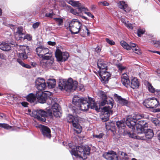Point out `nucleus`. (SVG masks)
Masks as SVG:
<instances>
[{
	"label": "nucleus",
	"instance_id": "1",
	"mask_svg": "<svg viewBox=\"0 0 160 160\" xmlns=\"http://www.w3.org/2000/svg\"><path fill=\"white\" fill-rule=\"evenodd\" d=\"M57 99L52 98L51 104L52 105L51 109H48L46 112L43 110H36L32 112V116L39 121L45 122V117L48 116L51 117L53 114L56 117H60L61 116L60 107L56 101Z\"/></svg>",
	"mask_w": 160,
	"mask_h": 160
},
{
	"label": "nucleus",
	"instance_id": "2",
	"mask_svg": "<svg viewBox=\"0 0 160 160\" xmlns=\"http://www.w3.org/2000/svg\"><path fill=\"white\" fill-rule=\"evenodd\" d=\"M90 107L92 109H95L98 111L99 109L98 106L95 103L94 100L93 98L88 97V99L85 98L78 107L73 106L72 111L73 113L78 114L80 113L81 111H86Z\"/></svg>",
	"mask_w": 160,
	"mask_h": 160
},
{
	"label": "nucleus",
	"instance_id": "3",
	"mask_svg": "<svg viewBox=\"0 0 160 160\" xmlns=\"http://www.w3.org/2000/svg\"><path fill=\"white\" fill-rule=\"evenodd\" d=\"M77 82H73L71 78L68 80L61 79L59 80L58 87L61 90H65L67 92H73L77 87Z\"/></svg>",
	"mask_w": 160,
	"mask_h": 160
},
{
	"label": "nucleus",
	"instance_id": "4",
	"mask_svg": "<svg viewBox=\"0 0 160 160\" xmlns=\"http://www.w3.org/2000/svg\"><path fill=\"white\" fill-rule=\"evenodd\" d=\"M103 100L100 103V105L103 106L106 104H107V105L103 108V110L104 112L102 116V119L103 122H106L108 120L110 115L112 114V111L111 110V109L113 106V100L112 98Z\"/></svg>",
	"mask_w": 160,
	"mask_h": 160
},
{
	"label": "nucleus",
	"instance_id": "5",
	"mask_svg": "<svg viewBox=\"0 0 160 160\" xmlns=\"http://www.w3.org/2000/svg\"><path fill=\"white\" fill-rule=\"evenodd\" d=\"M90 150V148L88 146H78L75 148H72L70 152L72 156L78 157L83 159H85L87 158V155L89 154Z\"/></svg>",
	"mask_w": 160,
	"mask_h": 160
},
{
	"label": "nucleus",
	"instance_id": "6",
	"mask_svg": "<svg viewBox=\"0 0 160 160\" xmlns=\"http://www.w3.org/2000/svg\"><path fill=\"white\" fill-rule=\"evenodd\" d=\"M47 55H48V56L45 55L41 57L43 59V60L40 62L41 64L50 69L56 70L57 69L54 63L53 59H51L52 56L51 52L48 53Z\"/></svg>",
	"mask_w": 160,
	"mask_h": 160
},
{
	"label": "nucleus",
	"instance_id": "7",
	"mask_svg": "<svg viewBox=\"0 0 160 160\" xmlns=\"http://www.w3.org/2000/svg\"><path fill=\"white\" fill-rule=\"evenodd\" d=\"M68 23V29L72 34L78 33L82 28V24L77 19H72Z\"/></svg>",
	"mask_w": 160,
	"mask_h": 160
},
{
	"label": "nucleus",
	"instance_id": "8",
	"mask_svg": "<svg viewBox=\"0 0 160 160\" xmlns=\"http://www.w3.org/2000/svg\"><path fill=\"white\" fill-rule=\"evenodd\" d=\"M67 119L68 122L72 123L74 130L77 133H79L81 132L82 127L78 123V120L77 117H74L71 114H69L67 117Z\"/></svg>",
	"mask_w": 160,
	"mask_h": 160
},
{
	"label": "nucleus",
	"instance_id": "9",
	"mask_svg": "<svg viewBox=\"0 0 160 160\" xmlns=\"http://www.w3.org/2000/svg\"><path fill=\"white\" fill-rule=\"evenodd\" d=\"M144 117L143 115L140 114H135L133 117L132 116H129L126 118V123L129 128H133L134 126L136 124L138 120Z\"/></svg>",
	"mask_w": 160,
	"mask_h": 160
},
{
	"label": "nucleus",
	"instance_id": "10",
	"mask_svg": "<svg viewBox=\"0 0 160 160\" xmlns=\"http://www.w3.org/2000/svg\"><path fill=\"white\" fill-rule=\"evenodd\" d=\"M143 104L146 108H157L159 105V101L155 98H148L145 100Z\"/></svg>",
	"mask_w": 160,
	"mask_h": 160
},
{
	"label": "nucleus",
	"instance_id": "11",
	"mask_svg": "<svg viewBox=\"0 0 160 160\" xmlns=\"http://www.w3.org/2000/svg\"><path fill=\"white\" fill-rule=\"evenodd\" d=\"M55 57L58 62H64L69 57V54L67 52H62L60 50L57 49L55 52Z\"/></svg>",
	"mask_w": 160,
	"mask_h": 160
},
{
	"label": "nucleus",
	"instance_id": "12",
	"mask_svg": "<svg viewBox=\"0 0 160 160\" xmlns=\"http://www.w3.org/2000/svg\"><path fill=\"white\" fill-rule=\"evenodd\" d=\"M120 44L124 48L127 50H129L132 49L136 53L138 54L140 53L139 50L136 48V45L134 43L130 42L129 44L124 41H122L120 42Z\"/></svg>",
	"mask_w": 160,
	"mask_h": 160
},
{
	"label": "nucleus",
	"instance_id": "13",
	"mask_svg": "<svg viewBox=\"0 0 160 160\" xmlns=\"http://www.w3.org/2000/svg\"><path fill=\"white\" fill-rule=\"evenodd\" d=\"M18 48L20 51L19 53V57L24 60L27 58V53L29 52L28 47L24 45L20 46Z\"/></svg>",
	"mask_w": 160,
	"mask_h": 160
},
{
	"label": "nucleus",
	"instance_id": "14",
	"mask_svg": "<svg viewBox=\"0 0 160 160\" xmlns=\"http://www.w3.org/2000/svg\"><path fill=\"white\" fill-rule=\"evenodd\" d=\"M36 97L40 103H44L49 97L48 95L45 92L42 91H37L35 94Z\"/></svg>",
	"mask_w": 160,
	"mask_h": 160
},
{
	"label": "nucleus",
	"instance_id": "15",
	"mask_svg": "<svg viewBox=\"0 0 160 160\" xmlns=\"http://www.w3.org/2000/svg\"><path fill=\"white\" fill-rule=\"evenodd\" d=\"M35 86L39 91H42L46 89L47 86L45 81L42 78H37L35 82Z\"/></svg>",
	"mask_w": 160,
	"mask_h": 160
},
{
	"label": "nucleus",
	"instance_id": "16",
	"mask_svg": "<svg viewBox=\"0 0 160 160\" xmlns=\"http://www.w3.org/2000/svg\"><path fill=\"white\" fill-rule=\"evenodd\" d=\"M126 118H124L123 120H121L120 121H118L116 122V125L120 129V128L122 129H123L124 132L125 134H127L129 136V137L131 138H133L134 137V134L133 133H131L130 132L125 131V130L124 129L125 127V124H127L126 123Z\"/></svg>",
	"mask_w": 160,
	"mask_h": 160
},
{
	"label": "nucleus",
	"instance_id": "17",
	"mask_svg": "<svg viewBox=\"0 0 160 160\" xmlns=\"http://www.w3.org/2000/svg\"><path fill=\"white\" fill-rule=\"evenodd\" d=\"M42 133L45 138L50 139L51 137V134L50 129L48 127L41 124L38 126Z\"/></svg>",
	"mask_w": 160,
	"mask_h": 160
},
{
	"label": "nucleus",
	"instance_id": "18",
	"mask_svg": "<svg viewBox=\"0 0 160 160\" xmlns=\"http://www.w3.org/2000/svg\"><path fill=\"white\" fill-rule=\"evenodd\" d=\"M106 70H100L98 72L101 81L104 83H107L110 78V73L106 71Z\"/></svg>",
	"mask_w": 160,
	"mask_h": 160
},
{
	"label": "nucleus",
	"instance_id": "19",
	"mask_svg": "<svg viewBox=\"0 0 160 160\" xmlns=\"http://www.w3.org/2000/svg\"><path fill=\"white\" fill-rule=\"evenodd\" d=\"M148 127L147 122L143 120L138 121V124L137 125L136 128L137 133L138 134H141L142 132Z\"/></svg>",
	"mask_w": 160,
	"mask_h": 160
},
{
	"label": "nucleus",
	"instance_id": "20",
	"mask_svg": "<svg viewBox=\"0 0 160 160\" xmlns=\"http://www.w3.org/2000/svg\"><path fill=\"white\" fill-rule=\"evenodd\" d=\"M103 157L108 160H118V157L115 152L110 151L104 153L103 155Z\"/></svg>",
	"mask_w": 160,
	"mask_h": 160
},
{
	"label": "nucleus",
	"instance_id": "21",
	"mask_svg": "<svg viewBox=\"0 0 160 160\" xmlns=\"http://www.w3.org/2000/svg\"><path fill=\"white\" fill-rule=\"evenodd\" d=\"M121 81L122 84L126 87L128 88L130 85V81L128 76L126 73L123 74L121 76Z\"/></svg>",
	"mask_w": 160,
	"mask_h": 160
},
{
	"label": "nucleus",
	"instance_id": "22",
	"mask_svg": "<svg viewBox=\"0 0 160 160\" xmlns=\"http://www.w3.org/2000/svg\"><path fill=\"white\" fill-rule=\"evenodd\" d=\"M84 98H80L78 96L75 95L74 96L72 100V103L75 105V107H78Z\"/></svg>",
	"mask_w": 160,
	"mask_h": 160
},
{
	"label": "nucleus",
	"instance_id": "23",
	"mask_svg": "<svg viewBox=\"0 0 160 160\" xmlns=\"http://www.w3.org/2000/svg\"><path fill=\"white\" fill-rule=\"evenodd\" d=\"M84 98H80L78 96L75 95L74 96L72 100V103L75 105V107H78Z\"/></svg>",
	"mask_w": 160,
	"mask_h": 160
},
{
	"label": "nucleus",
	"instance_id": "24",
	"mask_svg": "<svg viewBox=\"0 0 160 160\" xmlns=\"http://www.w3.org/2000/svg\"><path fill=\"white\" fill-rule=\"evenodd\" d=\"M84 98H80L78 96L75 95L74 96L72 100V103L75 105V107H78Z\"/></svg>",
	"mask_w": 160,
	"mask_h": 160
},
{
	"label": "nucleus",
	"instance_id": "25",
	"mask_svg": "<svg viewBox=\"0 0 160 160\" xmlns=\"http://www.w3.org/2000/svg\"><path fill=\"white\" fill-rule=\"evenodd\" d=\"M97 65L98 68L99 69L98 72H100V70H106L107 68V64L104 61L101 59H99L97 62Z\"/></svg>",
	"mask_w": 160,
	"mask_h": 160
},
{
	"label": "nucleus",
	"instance_id": "26",
	"mask_svg": "<svg viewBox=\"0 0 160 160\" xmlns=\"http://www.w3.org/2000/svg\"><path fill=\"white\" fill-rule=\"evenodd\" d=\"M144 133L146 138L150 139L153 137L154 133L151 129H145L144 131L142 132V133Z\"/></svg>",
	"mask_w": 160,
	"mask_h": 160
},
{
	"label": "nucleus",
	"instance_id": "27",
	"mask_svg": "<svg viewBox=\"0 0 160 160\" xmlns=\"http://www.w3.org/2000/svg\"><path fill=\"white\" fill-rule=\"evenodd\" d=\"M67 2L68 3L73 7H78L79 10L85 8L84 7L81 5V4L78 1H75L73 0H71L67 1Z\"/></svg>",
	"mask_w": 160,
	"mask_h": 160
},
{
	"label": "nucleus",
	"instance_id": "28",
	"mask_svg": "<svg viewBox=\"0 0 160 160\" xmlns=\"http://www.w3.org/2000/svg\"><path fill=\"white\" fill-rule=\"evenodd\" d=\"M118 7L121 9H123L126 12H128L131 10L130 8L128 7L127 4L123 1H120L119 2Z\"/></svg>",
	"mask_w": 160,
	"mask_h": 160
},
{
	"label": "nucleus",
	"instance_id": "29",
	"mask_svg": "<svg viewBox=\"0 0 160 160\" xmlns=\"http://www.w3.org/2000/svg\"><path fill=\"white\" fill-rule=\"evenodd\" d=\"M11 46L10 44L3 42L0 44V49L4 51H8L11 49Z\"/></svg>",
	"mask_w": 160,
	"mask_h": 160
},
{
	"label": "nucleus",
	"instance_id": "30",
	"mask_svg": "<svg viewBox=\"0 0 160 160\" xmlns=\"http://www.w3.org/2000/svg\"><path fill=\"white\" fill-rule=\"evenodd\" d=\"M130 86L132 88H138L139 86V82L138 79L135 78H133L131 80Z\"/></svg>",
	"mask_w": 160,
	"mask_h": 160
},
{
	"label": "nucleus",
	"instance_id": "31",
	"mask_svg": "<svg viewBox=\"0 0 160 160\" xmlns=\"http://www.w3.org/2000/svg\"><path fill=\"white\" fill-rule=\"evenodd\" d=\"M48 86L49 88H53L56 85V81L54 79H48L47 82Z\"/></svg>",
	"mask_w": 160,
	"mask_h": 160
},
{
	"label": "nucleus",
	"instance_id": "32",
	"mask_svg": "<svg viewBox=\"0 0 160 160\" xmlns=\"http://www.w3.org/2000/svg\"><path fill=\"white\" fill-rule=\"evenodd\" d=\"M36 96L32 93L29 94L27 96V99L28 101L31 102H34L36 100Z\"/></svg>",
	"mask_w": 160,
	"mask_h": 160
},
{
	"label": "nucleus",
	"instance_id": "33",
	"mask_svg": "<svg viewBox=\"0 0 160 160\" xmlns=\"http://www.w3.org/2000/svg\"><path fill=\"white\" fill-rule=\"evenodd\" d=\"M118 103L122 105H127L128 101L122 98L121 97L118 96L117 98Z\"/></svg>",
	"mask_w": 160,
	"mask_h": 160
},
{
	"label": "nucleus",
	"instance_id": "34",
	"mask_svg": "<svg viewBox=\"0 0 160 160\" xmlns=\"http://www.w3.org/2000/svg\"><path fill=\"white\" fill-rule=\"evenodd\" d=\"M22 28L21 27L18 28H17V31L16 32V34L15 35V38H16V39L18 40V39L17 38H16L17 36H18L19 37L18 39H20L21 38H22V35H23V33L22 32Z\"/></svg>",
	"mask_w": 160,
	"mask_h": 160
},
{
	"label": "nucleus",
	"instance_id": "35",
	"mask_svg": "<svg viewBox=\"0 0 160 160\" xmlns=\"http://www.w3.org/2000/svg\"><path fill=\"white\" fill-rule=\"evenodd\" d=\"M17 62L23 67L28 69H29L31 68V66L30 65L24 63L23 62L21 59H17Z\"/></svg>",
	"mask_w": 160,
	"mask_h": 160
},
{
	"label": "nucleus",
	"instance_id": "36",
	"mask_svg": "<svg viewBox=\"0 0 160 160\" xmlns=\"http://www.w3.org/2000/svg\"><path fill=\"white\" fill-rule=\"evenodd\" d=\"M147 87L148 90L151 93H154L155 91H157L151 84L148 82H147Z\"/></svg>",
	"mask_w": 160,
	"mask_h": 160
},
{
	"label": "nucleus",
	"instance_id": "37",
	"mask_svg": "<svg viewBox=\"0 0 160 160\" xmlns=\"http://www.w3.org/2000/svg\"><path fill=\"white\" fill-rule=\"evenodd\" d=\"M43 47V46H41L38 47L36 49L37 54L39 57H41V54L42 53Z\"/></svg>",
	"mask_w": 160,
	"mask_h": 160
},
{
	"label": "nucleus",
	"instance_id": "38",
	"mask_svg": "<svg viewBox=\"0 0 160 160\" xmlns=\"http://www.w3.org/2000/svg\"><path fill=\"white\" fill-rule=\"evenodd\" d=\"M98 95L102 99H107L105 92L102 91H99L98 92Z\"/></svg>",
	"mask_w": 160,
	"mask_h": 160
},
{
	"label": "nucleus",
	"instance_id": "39",
	"mask_svg": "<svg viewBox=\"0 0 160 160\" xmlns=\"http://www.w3.org/2000/svg\"><path fill=\"white\" fill-rule=\"evenodd\" d=\"M51 52L49 49L43 46L42 53L41 54V57L44 55H47V53Z\"/></svg>",
	"mask_w": 160,
	"mask_h": 160
},
{
	"label": "nucleus",
	"instance_id": "40",
	"mask_svg": "<svg viewBox=\"0 0 160 160\" xmlns=\"http://www.w3.org/2000/svg\"><path fill=\"white\" fill-rule=\"evenodd\" d=\"M113 123L112 122L108 121L105 123V125L106 129L107 130H109L111 129V128L112 127Z\"/></svg>",
	"mask_w": 160,
	"mask_h": 160
},
{
	"label": "nucleus",
	"instance_id": "41",
	"mask_svg": "<svg viewBox=\"0 0 160 160\" xmlns=\"http://www.w3.org/2000/svg\"><path fill=\"white\" fill-rule=\"evenodd\" d=\"M151 43L156 47H160V41H152Z\"/></svg>",
	"mask_w": 160,
	"mask_h": 160
},
{
	"label": "nucleus",
	"instance_id": "42",
	"mask_svg": "<svg viewBox=\"0 0 160 160\" xmlns=\"http://www.w3.org/2000/svg\"><path fill=\"white\" fill-rule=\"evenodd\" d=\"M0 127L7 129H9L11 128V126L6 123H0Z\"/></svg>",
	"mask_w": 160,
	"mask_h": 160
},
{
	"label": "nucleus",
	"instance_id": "43",
	"mask_svg": "<svg viewBox=\"0 0 160 160\" xmlns=\"http://www.w3.org/2000/svg\"><path fill=\"white\" fill-rule=\"evenodd\" d=\"M54 19L57 22L58 25L60 26L62 25L63 22L62 19L60 18H54Z\"/></svg>",
	"mask_w": 160,
	"mask_h": 160
},
{
	"label": "nucleus",
	"instance_id": "44",
	"mask_svg": "<svg viewBox=\"0 0 160 160\" xmlns=\"http://www.w3.org/2000/svg\"><path fill=\"white\" fill-rule=\"evenodd\" d=\"M145 30L144 29H141V28H138L137 30V34L138 37H140L141 35L145 32Z\"/></svg>",
	"mask_w": 160,
	"mask_h": 160
},
{
	"label": "nucleus",
	"instance_id": "45",
	"mask_svg": "<svg viewBox=\"0 0 160 160\" xmlns=\"http://www.w3.org/2000/svg\"><path fill=\"white\" fill-rule=\"evenodd\" d=\"M151 121L156 126L160 124L159 121L157 118H152Z\"/></svg>",
	"mask_w": 160,
	"mask_h": 160
},
{
	"label": "nucleus",
	"instance_id": "46",
	"mask_svg": "<svg viewBox=\"0 0 160 160\" xmlns=\"http://www.w3.org/2000/svg\"><path fill=\"white\" fill-rule=\"evenodd\" d=\"M99 5H102L104 6H108L109 5V3L106 1H101L98 2Z\"/></svg>",
	"mask_w": 160,
	"mask_h": 160
},
{
	"label": "nucleus",
	"instance_id": "47",
	"mask_svg": "<svg viewBox=\"0 0 160 160\" xmlns=\"http://www.w3.org/2000/svg\"><path fill=\"white\" fill-rule=\"evenodd\" d=\"M106 42L110 45H114L115 43L113 40H111L108 38H106Z\"/></svg>",
	"mask_w": 160,
	"mask_h": 160
},
{
	"label": "nucleus",
	"instance_id": "48",
	"mask_svg": "<svg viewBox=\"0 0 160 160\" xmlns=\"http://www.w3.org/2000/svg\"><path fill=\"white\" fill-rule=\"evenodd\" d=\"M117 67L118 68L119 70L120 71H122L124 70L125 67L121 64H118L117 65Z\"/></svg>",
	"mask_w": 160,
	"mask_h": 160
},
{
	"label": "nucleus",
	"instance_id": "49",
	"mask_svg": "<svg viewBox=\"0 0 160 160\" xmlns=\"http://www.w3.org/2000/svg\"><path fill=\"white\" fill-rule=\"evenodd\" d=\"M54 14L53 13H46L45 14V16L47 18H52Z\"/></svg>",
	"mask_w": 160,
	"mask_h": 160
},
{
	"label": "nucleus",
	"instance_id": "50",
	"mask_svg": "<svg viewBox=\"0 0 160 160\" xmlns=\"http://www.w3.org/2000/svg\"><path fill=\"white\" fill-rule=\"evenodd\" d=\"M125 25L129 29H133V27L132 24L128 23V21H127V22L125 24Z\"/></svg>",
	"mask_w": 160,
	"mask_h": 160
},
{
	"label": "nucleus",
	"instance_id": "51",
	"mask_svg": "<svg viewBox=\"0 0 160 160\" xmlns=\"http://www.w3.org/2000/svg\"><path fill=\"white\" fill-rule=\"evenodd\" d=\"M32 39V37L30 35L28 34L26 35L24 37V39H26L28 41L31 40Z\"/></svg>",
	"mask_w": 160,
	"mask_h": 160
},
{
	"label": "nucleus",
	"instance_id": "52",
	"mask_svg": "<svg viewBox=\"0 0 160 160\" xmlns=\"http://www.w3.org/2000/svg\"><path fill=\"white\" fill-rule=\"evenodd\" d=\"M40 23L38 22H36L34 23L32 25L33 28L34 29L38 28L39 25Z\"/></svg>",
	"mask_w": 160,
	"mask_h": 160
},
{
	"label": "nucleus",
	"instance_id": "53",
	"mask_svg": "<svg viewBox=\"0 0 160 160\" xmlns=\"http://www.w3.org/2000/svg\"><path fill=\"white\" fill-rule=\"evenodd\" d=\"M120 19L121 22L124 24V25L127 22V21L125 20V19L124 18L121 17L120 18Z\"/></svg>",
	"mask_w": 160,
	"mask_h": 160
},
{
	"label": "nucleus",
	"instance_id": "54",
	"mask_svg": "<svg viewBox=\"0 0 160 160\" xmlns=\"http://www.w3.org/2000/svg\"><path fill=\"white\" fill-rule=\"evenodd\" d=\"M70 12L73 14L76 15L77 14H78L77 10H76L72 9L70 10Z\"/></svg>",
	"mask_w": 160,
	"mask_h": 160
},
{
	"label": "nucleus",
	"instance_id": "55",
	"mask_svg": "<svg viewBox=\"0 0 160 160\" xmlns=\"http://www.w3.org/2000/svg\"><path fill=\"white\" fill-rule=\"evenodd\" d=\"M85 13L88 16L92 18H93L94 17V16L90 12H85Z\"/></svg>",
	"mask_w": 160,
	"mask_h": 160
},
{
	"label": "nucleus",
	"instance_id": "56",
	"mask_svg": "<svg viewBox=\"0 0 160 160\" xmlns=\"http://www.w3.org/2000/svg\"><path fill=\"white\" fill-rule=\"evenodd\" d=\"M93 137L94 138H101L102 137V134H100L99 135H95L93 136Z\"/></svg>",
	"mask_w": 160,
	"mask_h": 160
},
{
	"label": "nucleus",
	"instance_id": "57",
	"mask_svg": "<svg viewBox=\"0 0 160 160\" xmlns=\"http://www.w3.org/2000/svg\"><path fill=\"white\" fill-rule=\"evenodd\" d=\"M48 45L52 46H54L56 44V42H55L48 41Z\"/></svg>",
	"mask_w": 160,
	"mask_h": 160
},
{
	"label": "nucleus",
	"instance_id": "58",
	"mask_svg": "<svg viewBox=\"0 0 160 160\" xmlns=\"http://www.w3.org/2000/svg\"><path fill=\"white\" fill-rule=\"evenodd\" d=\"M21 104L23 106L26 107L28 106V103L26 102H22L21 103Z\"/></svg>",
	"mask_w": 160,
	"mask_h": 160
},
{
	"label": "nucleus",
	"instance_id": "59",
	"mask_svg": "<svg viewBox=\"0 0 160 160\" xmlns=\"http://www.w3.org/2000/svg\"><path fill=\"white\" fill-rule=\"evenodd\" d=\"M84 27V29H85L87 31V35H89L90 34V32H89V30H88V29L86 27V26H85V25H84L83 26Z\"/></svg>",
	"mask_w": 160,
	"mask_h": 160
},
{
	"label": "nucleus",
	"instance_id": "60",
	"mask_svg": "<svg viewBox=\"0 0 160 160\" xmlns=\"http://www.w3.org/2000/svg\"><path fill=\"white\" fill-rule=\"evenodd\" d=\"M129 158L128 156V155L126 154V155H124L123 158L122 160H128Z\"/></svg>",
	"mask_w": 160,
	"mask_h": 160
},
{
	"label": "nucleus",
	"instance_id": "61",
	"mask_svg": "<svg viewBox=\"0 0 160 160\" xmlns=\"http://www.w3.org/2000/svg\"><path fill=\"white\" fill-rule=\"evenodd\" d=\"M119 154L121 156H124V155H126V153L122 152H119Z\"/></svg>",
	"mask_w": 160,
	"mask_h": 160
},
{
	"label": "nucleus",
	"instance_id": "62",
	"mask_svg": "<svg viewBox=\"0 0 160 160\" xmlns=\"http://www.w3.org/2000/svg\"><path fill=\"white\" fill-rule=\"evenodd\" d=\"M96 51L98 53L99 52H100V51H101V49L99 48L98 47H97V48H96Z\"/></svg>",
	"mask_w": 160,
	"mask_h": 160
},
{
	"label": "nucleus",
	"instance_id": "63",
	"mask_svg": "<svg viewBox=\"0 0 160 160\" xmlns=\"http://www.w3.org/2000/svg\"><path fill=\"white\" fill-rule=\"evenodd\" d=\"M68 146L70 148H72L73 147V145L71 143H69L68 144Z\"/></svg>",
	"mask_w": 160,
	"mask_h": 160
},
{
	"label": "nucleus",
	"instance_id": "64",
	"mask_svg": "<svg viewBox=\"0 0 160 160\" xmlns=\"http://www.w3.org/2000/svg\"><path fill=\"white\" fill-rule=\"evenodd\" d=\"M0 117L2 118H3L5 117V116L3 113H0Z\"/></svg>",
	"mask_w": 160,
	"mask_h": 160
}]
</instances>
